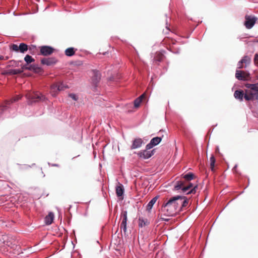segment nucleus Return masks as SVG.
<instances>
[{
	"mask_svg": "<svg viewBox=\"0 0 258 258\" xmlns=\"http://www.w3.org/2000/svg\"><path fill=\"white\" fill-rule=\"evenodd\" d=\"M140 223H139V226L141 227H143L146 225V223L144 220H141L139 219Z\"/></svg>",
	"mask_w": 258,
	"mask_h": 258,
	"instance_id": "33",
	"label": "nucleus"
},
{
	"mask_svg": "<svg viewBox=\"0 0 258 258\" xmlns=\"http://www.w3.org/2000/svg\"><path fill=\"white\" fill-rule=\"evenodd\" d=\"M254 62L256 65L258 64V53H256L254 55Z\"/></svg>",
	"mask_w": 258,
	"mask_h": 258,
	"instance_id": "32",
	"label": "nucleus"
},
{
	"mask_svg": "<svg viewBox=\"0 0 258 258\" xmlns=\"http://www.w3.org/2000/svg\"><path fill=\"white\" fill-rule=\"evenodd\" d=\"M256 20L257 18L254 16L246 15L244 25L247 29H251L255 24Z\"/></svg>",
	"mask_w": 258,
	"mask_h": 258,
	"instance_id": "7",
	"label": "nucleus"
},
{
	"mask_svg": "<svg viewBox=\"0 0 258 258\" xmlns=\"http://www.w3.org/2000/svg\"><path fill=\"white\" fill-rule=\"evenodd\" d=\"M54 218V214L52 212H49L45 217L44 221L46 225H50L53 221Z\"/></svg>",
	"mask_w": 258,
	"mask_h": 258,
	"instance_id": "17",
	"label": "nucleus"
},
{
	"mask_svg": "<svg viewBox=\"0 0 258 258\" xmlns=\"http://www.w3.org/2000/svg\"><path fill=\"white\" fill-rule=\"evenodd\" d=\"M22 97V95H16L10 100H6L5 102L6 105H3L0 106V116L2 114L3 112L7 109V104H10L11 103H13L16 101H17L21 99Z\"/></svg>",
	"mask_w": 258,
	"mask_h": 258,
	"instance_id": "9",
	"label": "nucleus"
},
{
	"mask_svg": "<svg viewBox=\"0 0 258 258\" xmlns=\"http://www.w3.org/2000/svg\"><path fill=\"white\" fill-rule=\"evenodd\" d=\"M243 68H245L246 66H243L242 61L241 60H240L237 63V69H241Z\"/></svg>",
	"mask_w": 258,
	"mask_h": 258,
	"instance_id": "30",
	"label": "nucleus"
},
{
	"mask_svg": "<svg viewBox=\"0 0 258 258\" xmlns=\"http://www.w3.org/2000/svg\"><path fill=\"white\" fill-rule=\"evenodd\" d=\"M236 167H237V165H235V166L234 167V169H235Z\"/></svg>",
	"mask_w": 258,
	"mask_h": 258,
	"instance_id": "42",
	"label": "nucleus"
},
{
	"mask_svg": "<svg viewBox=\"0 0 258 258\" xmlns=\"http://www.w3.org/2000/svg\"><path fill=\"white\" fill-rule=\"evenodd\" d=\"M210 161L211 170H213L215 163V159L213 155H212L211 157H210Z\"/></svg>",
	"mask_w": 258,
	"mask_h": 258,
	"instance_id": "28",
	"label": "nucleus"
},
{
	"mask_svg": "<svg viewBox=\"0 0 258 258\" xmlns=\"http://www.w3.org/2000/svg\"><path fill=\"white\" fill-rule=\"evenodd\" d=\"M115 194L118 201H122L124 198V186L119 182H117L115 187Z\"/></svg>",
	"mask_w": 258,
	"mask_h": 258,
	"instance_id": "6",
	"label": "nucleus"
},
{
	"mask_svg": "<svg viewBox=\"0 0 258 258\" xmlns=\"http://www.w3.org/2000/svg\"><path fill=\"white\" fill-rule=\"evenodd\" d=\"M235 77L238 80L247 81L250 78V74L249 73L237 70L236 71Z\"/></svg>",
	"mask_w": 258,
	"mask_h": 258,
	"instance_id": "10",
	"label": "nucleus"
},
{
	"mask_svg": "<svg viewBox=\"0 0 258 258\" xmlns=\"http://www.w3.org/2000/svg\"><path fill=\"white\" fill-rule=\"evenodd\" d=\"M159 198V196H157L156 197H155L154 198H153L149 202V203L148 204L147 206V210L148 211H150L153 205L155 204V203H156V202L157 201V199H158Z\"/></svg>",
	"mask_w": 258,
	"mask_h": 258,
	"instance_id": "20",
	"label": "nucleus"
},
{
	"mask_svg": "<svg viewBox=\"0 0 258 258\" xmlns=\"http://www.w3.org/2000/svg\"><path fill=\"white\" fill-rule=\"evenodd\" d=\"M216 152L217 153H219V148L218 146L216 147Z\"/></svg>",
	"mask_w": 258,
	"mask_h": 258,
	"instance_id": "39",
	"label": "nucleus"
},
{
	"mask_svg": "<svg viewBox=\"0 0 258 258\" xmlns=\"http://www.w3.org/2000/svg\"><path fill=\"white\" fill-rule=\"evenodd\" d=\"M66 88L68 87L65 86L62 83L53 84L51 86L50 92L52 95L55 96L58 91L63 90Z\"/></svg>",
	"mask_w": 258,
	"mask_h": 258,
	"instance_id": "11",
	"label": "nucleus"
},
{
	"mask_svg": "<svg viewBox=\"0 0 258 258\" xmlns=\"http://www.w3.org/2000/svg\"><path fill=\"white\" fill-rule=\"evenodd\" d=\"M92 81L94 85H96L101 79V75L100 73L96 70H93L92 71Z\"/></svg>",
	"mask_w": 258,
	"mask_h": 258,
	"instance_id": "16",
	"label": "nucleus"
},
{
	"mask_svg": "<svg viewBox=\"0 0 258 258\" xmlns=\"http://www.w3.org/2000/svg\"><path fill=\"white\" fill-rule=\"evenodd\" d=\"M8 59V56L4 57V56L0 55V60H7Z\"/></svg>",
	"mask_w": 258,
	"mask_h": 258,
	"instance_id": "35",
	"label": "nucleus"
},
{
	"mask_svg": "<svg viewBox=\"0 0 258 258\" xmlns=\"http://www.w3.org/2000/svg\"><path fill=\"white\" fill-rule=\"evenodd\" d=\"M23 72V70L21 69H14V70H10L9 71V72L8 73L9 74L11 75H17V74H20Z\"/></svg>",
	"mask_w": 258,
	"mask_h": 258,
	"instance_id": "26",
	"label": "nucleus"
},
{
	"mask_svg": "<svg viewBox=\"0 0 258 258\" xmlns=\"http://www.w3.org/2000/svg\"><path fill=\"white\" fill-rule=\"evenodd\" d=\"M188 204V199L185 196H176L170 199L162 207V211L168 216H173L183 210Z\"/></svg>",
	"mask_w": 258,
	"mask_h": 258,
	"instance_id": "1",
	"label": "nucleus"
},
{
	"mask_svg": "<svg viewBox=\"0 0 258 258\" xmlns=\"http://www.w3.org/2000/svg\"><path fill=\"white\" fill-rule=\"evenodd\" d=\"M183 178L187 181L191 180L194 178V174L191 172H189L185 175H182Z\"/></svg>",
	"mask_w": 258,
	"mask_h": 258,
	"instance_id": "24",
	"label": "nucleus"
},
{
	"mask_svg": "<svg viewBox=\"0 0 258 258\" xmlns=\"http://www.w3.org/2000/svg\"><path fill=\"white\" fill-rule=\"evenodd\" d=\"M69 97L72 98L73 100L76 101L78 100V97L75 94H70Z\"/></svg>",
	"mask_w": 258,
	"mask_h": 258,
	"instance_id": "31",
	"label": "nucleus"
},
{
	"mask_svg": "<svg viewBox=\"0 0 258 258\" xmlns=\"http://www.w3.org/2000/svg\"><path fill=\"white\" fill-rule=\"evenodd\" d=\"M51 166H53V167H59V165L57 164H51Z\"/></svg>",
	"mask_w": 258,
	"mask_h": 258,
	"instance_id": "38",
	"label": "nucleus"
},
{
	"mask_svg": "<svg viewBox=\"0 0 258 258\" xmlns=\"http://www.w3.org/2000/svg\"><path fill=\"white\" fill-rule=\"evenodd\" d=\"M0 242L4 245L10 247L11 248L17 250L18 252H19V248L20 247L18 245V241L14 237L7 235H1Z\"/></svg>",
	"mask_w": 258,
	"mask_h": 258,
	"instance_id": "4",
	"label": "nucleus"
},
{
	"mask_svg": "<svg viewBox=\"0 0 258 258\" xmlns=\"http://www.w3.org/2000/svg\"><path fill=\"white\" fill-rule=\"evenodd\" d=\"M76 50L73 47H69L66 49L64 53L68 56H72L75 54Z\"/></svg>",
	"mask_w": 258,
	"mask_h": 258,
	"instance_id": "22",
	"label": "nucleus"
},
{
	"mask_svg": "<svg viewBox=\"0 0 258 258\" xmlns=\"http://www.w3.org/2000/svg\"><path fill=\"white\" fill-rule=\"evenodd\" d=\"M57 61L54 57L43 58L41 60V62L43 64L47 66H51L55 64Z\"/></svg>",
	"mask_w": 258,
	"mask_h": 258,
	"instance_id": "15",
	"label": "nucleus"
},
{
	"mask_svg": "<svg viewBox=\"0 0 258 258\" xmlns=\"http://www.w3.org/2000/svg\"><path fill=\"white\" fill-rule=\"evenodd\" d=\"M246 88L254 91L255 93H252V91H245V94L244 95V98L246 100H251L254 99H258V83L257 84H245Z\"/></svg>",
	"mask_w": 258,
	"mask_h": 258,
	"instance_id": "5",
	"label": "nucleus"
},
{
	"mask_svg": "<svg viewBox=\"0 0 258 258\" xmlns=\"http://www.w3.org/2000/svg\"><path fill=\"white\" fill-rule=\"evenodd\" d=\"M162 141V138L161 137H155L151 139L150 143L146 145V149L149 150L152 149L154 146L158 145Z\"/></svg>",
	"mask_w": 258,
	"mask_h": 258,
	"instance_id": "13",
	"label": "nucleus"
},
{
	"mask_svg": "<svg viewBox=\"0 0 258 258\" xmlns=\"http://www.w3.org/2000/svg\"><path fill=\"white\" fill-rule=\"evenodd\" d=\"M28 64H29L27 63L26 64H24V65L22 66L21 70H23V72L24 70H28Z\"/></svg>",
	"mask_w": 258,
	"mask_h": 258,
	"instance_id": "34",
	"label": "nucleus"
},
{
	"mask_svg": "<svg viewBox=\"0 0 258 258\" xmlns=\"http://www.w3.org/2000/svg\"><path fill=\"white\" fill-rule=\"evenodd\" d=\"M54 48L49 46H42L40 47V54L47 56L51 54L54 51Z\"/></svg>",
	"mask_w": 258,
	"mask_h": 258,
	"instance_id": "12",
	"label": "nucleus"
},
{
	"mask_svg": "<svg viewBox=\"0 0 258 258\" xmlns=\"http://www.w3.org/2000/svg\"><path fill=\"white\" fill-rule=\"evenodd\" d=\"M143 141L141 139H136L133 143L131 148L133 149H137L141 147Z\"/></svg>",
	"mask_w": 258,
	"mask_h": 258,
	"instance_id": "18",
	"label": "nucleus"
},
{
	"mask_svg": "<svg viewBox=\"0 0 258 258\" xmlns=\"http://www.w3.org/2000/svg\"><path fill=\"white\" fill-rule=\"evenodd\" d=\"M147 149L143 151L140 152L138 153V155L142 158L144 159H147L150 158L153 155V151H148Z\"/></svg>",
	"mask_w": 258,
	"mask_h": 258,
	"instance_id": "14",
	"label": "nucleus"
},
{
	"mask_svg": "<svg viewBox=\"0 0 258 258\" xmlns=\"http://www.w3.org/2000/svg\"><path fill=\"white\" fill-rule=\"evenodd\" d=\"M33 71L35 73H39L41 71V68L36 65H34Z\"/></svg>",
	"mask_w": 258,
	"mask_h": 258,
	"instance_id": "29",
	"label": "nucleus"
},
{
	"mask_svg": "<svg viewBox=\"0 0 258 258\" xmlns=\"http://www.w3.org/2000/svg\"><path fill=\"white\" fill-rule=\"evenodd\" d=\"M240 60L242 61L243 64H245L246 67L247 65H249L251 62V58L247 55L244 56Z\"/></svg>",
	"mask_w": 258,
	"mask_h": 258,
	"instance_id": "23",
	"label": "nucleus"
},
{
	"mask_svg": "<svg viewBox=\"0 0 258 258\" xmlns=\"http://www.w3.org/2000/svg\"><path fill=\"white\" fill-rule=\"evenodd\" d=\"M248 91H252V93H255V92L254 91H253L252 90H248Z\"/></svg>",
	"mask_w": 258,
	"mask_h": 258,
	"instance_id": "41",
	"label": "nucleus"
},
{
	"mask_svg": "<svg viewBox=\"0 0 258 258\" xmlns=\"http://www.w3.org/2000/svg\"><path fill=\"white\" fill-rule=\"evenodd\" d=\"M198 185L194 186L193 184L189 182L187 184L184 180H178L176 182L174 189L178 190L181 189V192L184 194H195L196 192Z\"/></svg>",
	"mask_w": 258,
	"mask_h": 258,
	"instance_id": "2",
	"label": "nucleus"
},
{
	"mask_svg": "<svg viewBox=\"0 0 258 258\" xmlns=\"http://www.w3.org/2000/svg\"><path fill=\"white\" fill-rule=\"evenodd\" d=\"M162 57H163V55H160L159 56V57L158 58L155 59V61H161V60L162 59Z\"/></svg>",
	"mask_w": 258,
	"mask_h": 258,
	"instance_id": "37",
	"label": "nucleus"
},
{
	"mask_svg": "<svg viewBox=\"0 0 258 258\" xmlns=\"http://www.w3.org/2000/svg\"><path fill=\"white\" fill-rule=\"evenodd\" d=\"M144 97L145 94H143L134 100V104L135 107L138 108L140 106V104Z\"/></svg>",
	"mask_w": 258,
	"mask_h": 258,
	"instance_id": "21",
	"label": "nucleus"
},
{
	"mask_svg": "<svg viewBox=\"0 0 258 258\" xmlns=\"http://www.w3.org/2000/svg\"><path fill=\"white\" fill-rule=\"evenodd\" d=\"M33 67H34V64H31L30 66H28V70L33 71Z\"/></svg>",
	"mask_w": 258,
	"mask_h": 258,
	"instance_id": "36",
	"label": "nucleus"
},
{
	"mask_svg": "<svg viewBox=\"0 0 258 258\" xmlns=\"http://www.w3.org/2000/svg\"><path fill=\"white\" fill-rule=\"evenodd\" d=\"M27 99V103L29 105L33 103L42 102L45 100L46 97L41 93L38 92L28 91L25 95Z\"/></svg>",
	"mask_w": 258,
	"mask_h": 258,
	"instance_id": "3",
	"label": "nucleus"
},
{
	"mask_svg": "<svg viewBox=\"0 0 258 258\" xmlns=\"http://www.w3.org/2000/svg\"><path fill=\"white\" fill-rule=\"evenodd\" d=\"M10 49L16 52L20 51L21 53H25L28 49V46L24 43H20L19 46L13 44L11 45Z\"/></svg>",
	"mask_w": 258,
	"mask_h": 258,
	"instance_id": "8",
	"label": "nucleus"
},
{
	"mask_svg": "<svg viewBox=\"0 0 258 258\" xmlns=\"http://www.w3.org/2000/svg\"><path fill=\"white\" fill-rule=\"evenodd\" d=\"M234 96L236 99H239L240 101H242L243 100V96L244 97L243 92L241 90L235 91Z\"/></svg>",
	"mask_w": 258,
	"mask_h": 258,
	"instance_id": "19",
	"label": "nucleus"
},
{
	"mask_svg": "<svg viewBox=\"0 0 258 258\" xmlns=\"http://www.w3.org/2000/svg\"><path fill=\"white\" fill-rule=\"evenodd\" d=\"M24 60L26 62L27 64H29L32 62L35 61L34 59L31 56L27 54L24 57Z\"/></svg>",
	"mask_w": 258,
	"mask_h": 258,
	"instance_id": "27",
	"label": "nucleus"
},
{
	"mask_svg": "<svg viewBox=\"0 0 258 258\" xmlns=\"http://www.w3.org/2000/svg\"><path fill=\"white\" fill-rule=\"evenodd\" d=\"M35 47L34 46H32L31 47H29V50H32V48H35Z\"/></svg>",
	"mask_w": 258,
	"mask_h": 258,
	"instance_id": "40",
	"label": "nucleus"
},
{
	"mask_svg": "<svg viewBox=\"0 0 258 258\" xmlns=\"http://www.w3.org/2000/svg\"><path fill=\"white\" fill-rule=\"evenodd\" d=\"M126 220L127 217L126 215H124L122 222L120 224V228L121 229H123V230L125 232L126 229Z\"/></svg>",
	"mask_w": 258,
	"mask_h": 258,
	"instance_id": "25",
	"label": "nucleus"
}]
</instances>
